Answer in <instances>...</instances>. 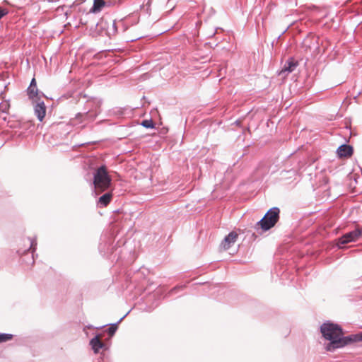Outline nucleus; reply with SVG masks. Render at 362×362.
<instances>
[{"instance_id": "8", "label": "nucleus", "mask_w": 362, "mask_h": 362, "mask_svg": "<svg viewBox=\"0 0 362 362\" xmlns=\"http://www.w3.org/2000/svg\"><path fill=\"white\" fill-rule=\"evenodd\" d=\"M27 94L32 101L40 100L45 95L42 92L39 91L37 87H28L27 88Z\"/></svg>"}, {"instance_id": "16", "label": "nucleus", "mask_w": 362, "mask_h": 362, "mask_svg": "<svg viewBox=\"0 0 362 362\" xmlns=\"http://www.w3.org/2000/svg\"><path fill=\"white\" fill-rule=\"evenodd\" d=\"M10 107V105L7 101H3L0 103V112L2 113H6Z\"/></svg>"}, {"instance_id": "7", "label": "nucleus", "mask_w": 362, "mask_h": 362, "mask_svg": "<svg viewBox=\"0 0 362 362\" xmlns=\"http://www.w3.org/2000/svg\"><path fill=\"white\" fill-rule=\"evenodd\" d=\"M238 238V233L235 231L230 232L228 235L225 237L221 244V247L223 250L229 249L232 245H233Z\"/></svg>"}, {"instance_id": "21", "label": "nucleus", "mask_w": 362, "mask_h": 362, "mask_svg": "<svg viewBox=\"0 0 362 362\" xmlns=\"http://www.w3.org/2000/svg\"><path fill=\"white\" fill-rule=\"evenodd\" d=\"M87 115H88V113H87V112H86V114L78 113V114L76 115V118H79V117H87Z\"/></svg>"}, {"instance_id": "12", "label": "nucleus", "mask_w": 362, "mask_h": 362, "mask_svg": "<svg viewBox=\"0 0 362 362\" xmlns=\"http://www.w3.org/2000/svg\"><path fill=\"white\" fill-rule=\"evenodd\" d=\"M27 241L29 243V247L27 250H25L23 252H21L20 250L18 251L19 255H23L26 253L27 252L31 251L32 253V264L34 263V252L36 250V245H37V241L35 239L33 238H28Z\"/></svg>"}, {"instance_id": "15", "label": "nucleus", "mask_w": 362, "mask_h": 362, "mask_svg": "<svg viewBox=\"0 0 362 362\" xmlns=\"http://www.w3.org/2000/svg\"><path fill=\"white\" fill-rule=\"evenodd\" d=\"M13 339V334L7 333H0V343L9 341Z\"/></svg>"}, {"instance_id": "1", "label": "nucleus", "mask_w": 362, "mask_h": 362, "mask_svg": "<svg viewBox=\"0 0 362 362\" xmlns=\"http://www.w3.org/2000/svg\"><path fill=\"white\" fill-rule=\"evenodd\" d=\"M112 182V179L108 175L107 168L105 165L99 167L93 175V185L95 193L100 194L107 189Z\"/></svg>"}, {"instance_id": "5", "label": "nucleus", "mask_w": 362, "mask_h": 362, "mask_svg": "<svg viewBox=\"0 0 362 362\" xmlns=\"http://www.w3.org/2000/svg\"><path fill=\"white\" fill-rule=\"evenodd\" d=\"M34 105V112L35 115L37 117V119L42 122L45 117L46 115V106L43 100H37L35 101H33Z\"/></svg>"}, {"instance_id": "4", "label": "nucleus", "mask_w": 362, "mask_h": 362, "mask_svg": "<svg viewBox=\"0 0 362 362\" xmlns=\"http://www.w3.org/2000/svg\"><path fill=\"white\" fill-rule=\"evenodd\" d=\"M362 238V227L356 228L354 230L344 234L337 239V246L341 247L342 245L358 240Z\"/></svg>"}, {"instance_id": "24", "label": "nucleus", "mask_w": 362, "mask_h": 362, "mask_svg": "<svg viewBox=\"0 0 362 362\" xmlns=\"http://www.w3.org/2000/svg\"><path fill=\"white\" fill-rule=\"evenodd\" d=\"M165 31H166V30H164V31H163V32L160 33H159V35H161V34L164 33Z\"/></svg>"}, {"instance_id": "9", "label": "nucleus", "mask_w": 362, "mask_h": 362, "mask_svg": "<svg viewBox=\"0 0 362 362\" xmlns=\"http://www.w3.org/2000/svg\"><path fill=\"white\" fill-rule=\"evenodd\" d=\"M339 157H349L353 154V148L346 144H342L337 150Z\"/></svg>"}, {"instance_id": "18", "label": "nucleus", "mask_w": 362, "mask_h": 362, "mask_svg": "<svg viewBox=\"0 0 362 362\" xmlns=\"http://www.w3.org/2000/svg\"><path fill=\"white\" fill-rule=\"evenodd\" d=\"M8 13V11L6 9L2 8L0 7V19L3 18L5 15Z\"/></svg>"}, {"instance_id": "22", "label": "nucleus", "mask_w": 362, "mask_h": 362, "mask_svg": "<svg viewBox=\"0 0 362 362\" xmlns=\"http://www.w3.org/2000/svg\"><path fill=\"white\" fill-rule=\"evenodd\" d=\"M158 305V301L157 300H155L153 302V308H157Z\"/></svg>"}, {"instance_id": "10", "label": "nucleus", "mask_w": 362, "mask_h": 362, "mask_svg": "<svg viewBox=\"0 0 362 362\" xmlns=\"http://www.w3.org/2000/svg\"><path fill=\"white\" fill-rule=\"evenodd\" d=\"M90 345L95 354L98 353L100 349H104L106 347V345L100 340L98 335H96L90 339Z\"/></svg>"}, {"instance_id": "11", "label": "nucleus", "mask_w": 362, "mask_h": 362, "mask_svg": "<svg viewBox=\"0 0 362 362\" xmlns=\"http://www.w3.org/2000/svg\"><path fill=\"white\" fill-rule=\"evenodd\" d=\"M112 198V193L110 192H107L103 194L98 201V207H105L107 206L110 202H111Z\"/></svg>"}, {"instance_id": "13", "label": "nucleus", "mask_w": 362, "mask_h": 362, "mask_svg": "<svg viewBox=\"0 0 362 362\" xmlns=\"http://www.w3.org/2000/svg\"><path fill=\"white\" fill-rule=\"evenodd\" d=\"M104 0H94L93 6L90 8V12L96 13L100 11L101 8L105 6Z\"/></svg>"}, {"instance_id": "17", "label": "nucleus", "mask_w": 362, "mask_h": 362, "mask_svg": "<svg viewBox=\"0 0 362 362\" xmlns=\"http://www.w3.org/2000/svg\"><path fill=\"white\" fill-rule=\"evenodd\" d=\"M141 124L146 128H153L154 124L152 119H144L142 121Z\"/></svg>"}, {"instance_id": "25", "label": "nucleus", "mask_w": 362, "mask_h": 362, "mask_svg": "<svg viewBox=\"0 0 362 362\" xmlns=\"http://www.w3.org/2000/svg\"><path fill=\"white\" fill-rule=\"evenodd\" d=\"M177 288V287L174 288L171 291V292H173V291H175Z\"/></svg>"}, {"instance_id": "3", "label": "nucleus", "mask_w": 362, "mask_h": 362, "mask_svg": "<svg viewBox=\"0 0 362 362\" xmlns=\"http://www.w3.org/2000/svg\"><path fill=\"white\" fill-rule=\"evenodd\" d=\"M96 27L101 35H105L110 38L115 36L117 33V23L112 19L102 18L98 23H96Z\"/></svg>"}, {"instance_id": "23", "label": "nucleus", "mask_w": 362, "mask_h": 362, "mask_svg": "<svg viewBox=\"0 0 362 362\" xmlns=\"http://www.w3.org/2000/svg\"><path fill=\"white\" fill-rule=\"evenodd\" d=\"M99 250L100 252H102L103 250H105V246L103 247L102 244H100L99 245Z\"/></svg>"}, {"instance_id": "14", "label": "nucleus", "mask_w": 362, "mask_h": 362, "mask_svg": "<svg viewBox=\"0 0 362 362\" xmlns=\"http://www.w3.org/2000/svg\"><path fill=\"white\" fill-rule=\"evenodd\" d=\"M129 313H127L126 315H124L123 317H122L116 323H114V324H112L110 325V327L107 329V333L110 335V336H112L115 334V333L116 332L117 329V325L119 323H120L123 319Z\"/></svg>"}, {"instance_id": "6", "label": "nucleus", "mask_w": 362, "mask_h": 362, "mask_svg": "<svg viewBox=\"0 0 362 362\" xmlns=\"http://www.w3.org/2000/svg\"><path fill=\"white\" fill-rule=\"evenodd\" d=\"M298 66V61L295 60L293 58L290 57L285 63L284 68L280 71L279 74H285L288 75V74L293 72L296 67Z\"/></svg>"}, {"instance_id": "20", "label": "nucleus", "mask_w": 362, "mask_h": 362, "mask_svg": "<svg viewBox=\"0 0 362 362\" xmlns=\"http://www.w3.org/2000/svg\"><path fill=\"white\" fill-rule=\"evenodd\" d=\"M168 132V129L165 127H163L162 129L160 128L159 134H165Z\"/></svg>"}, {"instance_id": "2", "label": "nucleus", "mask_w": 362, "mask_h": 362, "mask_svg": "<svg viewBox=\"0 0 362 362\" xmlns=\"http://www.w3.org/2000/svg\"><path fill=\"white\" fill-rule=\"evenodd\" d=\"M280 210L278 207L270 209L264 217L257 222L256 228H260L262 230L267 231L274 227L279 219Z\"/></svg>"}, {"instance_id": "19", "label": "nucleus", "mask_w": 362, "mask_h": 362, "mask_svg": "<svg viewBox=\"0 0 362 362\" xmlns=\"http://www.w3.org/2000/svg\"><path fill=\"white\" fill-rule=\"evenodd\" d=\"M28 87H37V83H36V81H35V78H33L31 81H30V86Z\"/></svg>"}]
</instances>
